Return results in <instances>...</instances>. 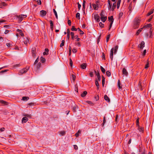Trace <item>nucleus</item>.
Masks as SVG:
<instances>
[{"label":"nucleus","instance_id":"1","mask_svg":"<svg viewBox=\"0 0 154 154\" xmlns=\"http://www.w3.org/2000/svg\"><path fill=\"white\" fill-rule=\"evenodd\" d=\"M107 2L109 5V6L108 7L109 10H111L112 11H114L116 7V2L113 3L112 7V4L111 3V1L109 0H108Z\"/></svg>","mask_w":154,"mask_h":154},{"label":"nucleus","instance_id":"2","mask_svg":"<svg viewBox=\"0 0 154 154\" xmlns=\"http://www.w3.org/2000/svg\"><path fill=\"white\" fill-rule=\"evenodd\" d=\"M140 21V19L136 17L135 18L134 21V27L135 28L138 27Z\"/></svg>","mask_w":154,"mask_h":154},{"label":"nucleus","instance_id":"3","mask_svg":"<svg viewBox=\"0 0 154 154\" xmlns=\"http://www.w3.org/2000/svg\"><path fill=\"white\" fill-rule=\"evenodd\" d=\"M100 15V16L101 20L103 22H105L107 20V17L105 16L104 12L103 11H102Z\"/></svg>","mask_w":154,"mask_h":154},{"label":"nucleus","instance_id":"4","mask_svg":"<svg viewBox=\"0 0 154 154\" xmlns=\"http://www.w3.org/2000/svg\"><path fill=\"white\" fill-rule=\"evenodd\" d=\"M26 17V15L23 14H21L20 15H17V17L18 18L19 21L20 22L22 21L23 19L25 18Z\"/></svg>","mask_w":154,"mask_h":154},{"label":"nucleus","instance_id":"5","mask_svg":"<svg viewBox=\"0 0 154 154\" xmlns=\"http://www.w3.org/2000/svg\"><path fill=\"white\" fill-rule=\"evenodd\" d=\"M122 73L126 76H127L128 75V72L125 68H123L122 70Z\"/></svg>","mask_w":154,"mask_h":154},{"label":"nucleus","instance_id":"6","mask_svg":"<svg viewBox=\"0 0 154 154\" xmlns=\"http://www.w3.org/2000/svg\"><path fill=\"white\" fill-rule=\"evenodd\" d=\"M145 43L144 41H142L141 43L139 45V47L141 49H142L144 47Z\"/></svg>","mask_w":154,"mask_h":154},{"label":"nucleus","instance_id":"7","mask_svg":"<svg viewBox=\"0 0 154 154\" xmlns=\"http://www.w3.org/2000/svg\"><path fill=\"white\" fill-rule=\"evenodd\" d=\"M98 2L97 1L96 2L97 4H92V6H93V8L94 10H97L98 8Z\"/></svg>","mask_w":154,"mask_h":154},{"label":"nucleus","instance_id":"8","mask_svg":"<svg viewBox=\"0 0 154 154\" xmlns=\"http://www.w3.org/2000/svg\"><path fill=\"white\" fill-rule=\"evenodd\" d=\"M47 13L46 11L44 10H42L40 11V15L42 17L45 16Z\"/></svg>","mask_w":154,"mask_h":154},{"label":"nucleus","instance_id":"9","mask_svg":"<svg viewBox=\"0 0 154 154\" xmlns=\"http://www.w3.org/2000/svg\"><path fill=\"white\" fill-rule=\"evenodd\" d=\"M94 19L97 21V22H99L100 21V17L98 14L96 15L94 17Z\"/></svg>","mask_w":154,"mask_h":154},{"label":"nucleus","instance_id":"10","mask_svg":"<svg viewBox=\"0 0 154 154\" xmlns=\"http://www.w3.org/2000/svg\"><path fill=\"white\" fill-rule=\"evenodd\" d=\"M87 64L86 63H83L80 65L81 68L83 69H85L86 68Z\"/></svg>","mask_w":154,"mask_h":154},{"label":"nucleus","instance_id":"11","mask_svg":"<svg viewBox=\"0 0 154 154\" xmlns=\"http://www.w3.org/2000/svg\"><path fill=\"white\" fill-rule=\"evenodd\" d=\"M138 127V130L140 131L143 132L144 130V128L142 127H140L139 125L138 126H137Z\"/></svg>","mask_w":154,"mask_h":154},{"label":"nucleus","instance_id":"12","mask_svg":"<svg viewBox=\"0 0 154 154\" xmlns=\"http://www.w3.org/2000/svg\"><path fill=\"white\" fill-rule=\"evenodd\" d=\"M114 51L113 48H112L111 49L110 51V57L111 59V60H112L113 58V51Z\"/></svg>","mask_w":154,"mask_h":154},{"label":"nucleus","instance_id":"13","mask_svg":"<svg viewBox=\"0 0 154 154\" xmlns=\"http://www.w3.org/2000/svg\"><path fill=\"white\" fill-rule=\"evenodd\" d=\"M27 69H22L20 71V74H22L23 73H25L27 72Z\"/></svg>","mask_w":154,"mask_h":154},{"label":"nucleus","instance_id":"14","mask_svg":"<svg viewBox=\"0 0 154 154\" xmlns=\"http://www.w3.org/2000/svg\"><path fill=\"white\" fill-rule=\"evenodd\" d=\"M94 72H95V73H96V75H97L98 80L99 81H100L101 80V78H100V75L99 72H98L97 73L95 71H94Z\"/></svg>","mask_w":154,"mask_h":154},{"label":"nucleus","instance_id":"15","mask_svg":"<svg viewBox=\"0 0 154 154\" xmlns=\"http://www.w3.org/2000/svg\"><path fill=\"white\" fill-rule=\"evenodd\" d=\"M108 20L109 22H110L111 23H113L114 21V19L113 18V16H111L110 17H109Z\"/></svg>","mask_w":154,"mask_h":154},{"label":"nucleus","instance_id":"16","mask_svg":"<svg viewBox=\"0 0 154 154\" xmlns=\"http://www.w3.org/2000/svg\"><path fill=\"white\" fill-rule=\"evenodd\" d=\"M50 28L52 30H53V23L52 21L50 20Z\"/></svg>","mask_w":154,"mask_h":154},{"label":"nucleus","instance_id":"17","mask_svg":"<svg viewBox=\"0 0 154 154\" xmlns=\"http://www.w3.org/2000/svg\"><path fill=\"white\" fill-rule=\"evenodd\" d=\"M28 120V119L26 117H23L22 120V122H24V123L26 122Z\"/></svg>","mask_w":154,"mask_h":154},{"label":"nucleus","instance_id":"18","mask_svg":"<svg viewBox=\"0 0 154 154\" xmlns=\"http://www.w3.org/2000/svg\"><path fill=\"white\" fill-rule=\"evenodd\" d=\"M104 99L106 101L109 102L110 101L109 98L107 96L105 95L104 97Z\"/></svg>","mask_w":154,"mask_h":154},{"label":"nucleus","instance_id":"19","mask_svg":"<svg viewBox=\"0 0 154 154\" xmlns=\"http://www.w3.org/2000/svg\"><path fill=\"white\" fill-rule=\"evenodd\" d=\"M87 92L86 91H84L83 92V93H82L81 94V96L82 97H84L86 96V95L87 94Z\"/></svg>","mask_w":154,"mask_h":154},{"label":"nucleus","instance_id":"20","mask_svg":"<svg viewBox=\"0 0 154 154\" xmlns=\"http://www.w3.org/2000/svg\"><path fill=\"white\" fill-rule=\"evenodd\" d=\"M153 12V9H151V10L148 13L146 16H148L152 14Z\"/></svg>","mask_w":154,"mask_h":154},{"label":"nucleus","instance_id":"21","mask_svg":"<svg viewBox=\"0 0 154 154\" xmlns=\"http://www.w3.org/2000/svg\"><path fill=\"white\" fill-rule=\"evenodd\" d=\"M17 31L19 32L21 36H24V34L23 33H22V32L21 30L18 29H17Z\"/></svg>","mask_w":154,"mask_h":154},{"label":"nucleus","instance_id":"22","mask_svg":"<svg viewBox=\"0 0 154 154\" xmlns=\"http://www.w3.org/2000/svg\"><path fill=\"white\" fill-rule=\"evenodd\" d=\"M118 85L119 89H121L122 88V86L120 85V81L119 80L118 82Z\"/></svg>","mask_w":154,"mask_h":154},{"label":"nucleus","instance_id":"23","mask_svg":"<svg viewBox=\"0 0 154 154\" xmlns=\"http://www.w3.org/2000/svg\"><path fill=\"white\" fill-rule=\"evenodd\" d=\"M102 84L103 86H104V84H105V78L104 77L102 76Z\"/></svg>","mask_w":154,"mask_h":154},{"label":"nucleus","instance_id":"24","mask_svg":"<svg viewBox=\"0 0 154 154\" xmlns=\"http://www.w3.org/2000/svg\"><path fill=\"white\" fill-rule=\"evenodd\" d=\"M41 61L43 63H44L45 62V58L42 57L40 58Z\"/></svg>","mask_w":154,"mask_h":154},{"label":"nucleus","instance_id":"25","mask_svg":"<svg viewBox=\"0 0 154 154\" xmlns=\"http://www.w3.org/2000/svg\"><path fill=\"white\" fill-rule=\"evenodd\" d=\"M149 61L148 60H147L145 68L146 69H147L149 67Z\"/></svg>","mask_w":154,"mask_h":154},{"label":"nucleus","instance_id":"26","mask_svg":"<svg viewBox=\"0 0 154 154\" xmlns=\"http://www.w3.org/2000/svg\"><path fill=\"white\" fill-rule=\"evenodd\" d=\"M0 102L2 104H3L5 105H8V102L4 101V100H1L0 101Z\"/></svg>","mask_w":154,"mask_h":154},{"label":"nucleus","instance_id":"27","mask_svg":"<svg viewBox=\"0 0 154 154\" xmlns=\"http://www.w3.org/2000/svg\"><path fill=\"white\" fill-rule=\"evenodd\" d=\"M143 28H142L138 30L136 33L137 35H139L140 33L142 31Z\"/></svg>","mask_w":154,"mask_h":154},{"label":"nucleus","instance_id":"28","mask_svg":"<svg viewBox=\"0 0 154 154\" xmlns=\"http://www.w3.org/2000/svg\"><path fill=\"white\" fill-rule=\"evenodd\" d=\"M95 85L97 87V89H98L99 88V84L97 79L95 80Z\"/></svg>","mask_w":154,"mask_h":154},{"label":"nucleus","instance_id":"29","mask_svg":"<svg viewBox=\"0 0 154 154\" xmlns=\"http://www.w3.org/2000/svg\"><path fill=\"white\" fill-rule=\"evenodd\" d=\"M75 17L78 19H80V14L79 13H77L76 14Z\"/></svg>","mask_w":154,"mask_h":154},{"label":"nucleus","instance_id":"30","mask_svg":"<svg viewBox=\"0 0 154 154\" xmlns=\"http://www.w3.org/2000/svg\"><path fill=\"white\" fill-rule=\"evenodd\" d=\"M28 42L29 43V38H27L26 40L24 41V43L25 45H27Z\"/></svg>","mask_w":154,"mask_h":154},{"label":"nucleus","instance_id":"31","mask_svg":"<svg viewBox=\"0 0 154 154\" xmlns=\"http://www.w3.org/2000/svg\"><path fill=\"white\" fill-rule=\"evenodd\" d=\"M100 69L101 71L103 73H105L106 71L105 69L102 66H100Z\"/></svg>","mask_w":154,"mask_h":154},{"label":"nucleus","instance_id":"32","mask_svg":"<svg viewBox=\"0 0 154 154\" xmlns=\"http://www.w3.org/2000/svg\"><path fill=\"white\" fill-rule=\"evenodd\" d=\"M41 63L40 62L38 63V64L36 66L37 69H39L40 68V67H41Z\"/></svg>","mask_w":154,"mask_h":154},{"label":"nucleus","instance_id":"33","mask_svg":"<svg viewBox=\"0 0 154 154\" xmlns=\"http://www.w3.org/2000/svg\"><path fill=\"white\" fill-rule=\"evenodd\" d=\"M29 99L28 97H22V100H27Z\"/></svg>","mask_w":154,"mask_h":154},{"label":"nucleus","instance_id":"34","mask_svg":"<svg viewBox=\"0 0 154 154\" xmlns=\"http://www.w3.org/2000/svg\"><path fill=\"white\" fill-rule=\"evenodd\" d=\"M71 30L72 31H76L77 30V29L75 28L74 26H72V28H71Z\"/></svg>","mask_w":154,"mask_h":154},{"label":"nucleus","instance_id":"35","mask_svg":"<svg viewBox=\"0 0 154 154\" xmlns=\"http://www.w3.org/2000/svg\"><path fill=\"white\" fill-rule=\"evenodd\" d=\"M152 26V25L150 24H148L146 25L145 26H144V27H146V28H150Z\"/></svg>","mask_w":154,"mask_h":154},{"label":"nucleus","instance_id":"36","mask_svg":"<svg viewBox=\"0 0 154 154\" xmlns=\"http://www.w3.org/2000/svg\"><path fill=\"white\" fill-rule=\"evenodd\" d=\"M123 13L122 12H120L118 15V18L120 19L123 15Z\"/></svg>","mask_w":154,"mask_h":154},{"label":"nucleus","instance_id":"37","mask_svg":"<svg viewBox=\"0 0 154 154\" xmlns=\"http://www.w3.org/2000/svg\"><path fill=\"white\" fill-rule=\"evenodd\" d=\"M118 48V46L116 45L115 46V49H114V54H116L117 50Z\"/></svg>","mask_w":154,"mask_h":154},{"label":"nucleus","instance_id":"38","mask_svg":"<svg viewBox=\"0 0 154 154\" xmlns=\"http://www.w3.org/2000/svg\"><path fill=\"white\" fill-rule=\"evenodd\" d=\"M35 50H36L35 48L34 47H33L32 48V53L34 54L35 53Z\"/></svg>","mask_w":154,"mask_h":154},{"label":"nucleus","instance_id":"39","mask_svg":"<svg viewBox=\"0 0 154 154\" xmlns=\"http://www.w3.org/2000/svg\"><path fill=\"white\" fill-rule=\"evenodd\" d=\"M76 108H78V107L76 106H74L73 107L72 110L74 112H76Z\"/></svg>","mask_w":154,"mask_h":154},{"label":"nucleus","instance_id":"40","mask_svg":"<svg viewBox=\"0 0 154 154\" xmlns=\"http://www.w3.org/2000/svg\"><path fill=\"white\" fill-rule=\"evenodd\" d=\"M106 74L108 77H109L110 76L111 73L109 71H107L106 72Z\"/></svg>","mask_w":154,"mask_h":154},{"label":"nucleus","instance_id":"41","mask_svg":"<svg viewBox=\"0 0 154 154\" xmlns=\"http://www.w3.org/2000/svg\"><path fill=\"white\" fill-rule=\"evenodd\" d=\"M138 86H139V87L140 89V90H143V89L142 88V87L141 82L140 81L139 82V83L138 84Z\"/></svg>","mask_w":154,"mask_h":154},{"label":"nucleus","instance_id":"42","mask_svg":"<svg viewBox=\"0 0 154 154\" xmlns=\"http://www.w3.org/2000/svg\"><path fill=\"white\" fill-rule=\"evenodd\" d=\"M53 11H54V14H55L57 19L58 16H57V12L56 11H55V10L54 9H53Z\"/></svg>","mask_w":154,"mask_h":154},{"label":"nucleus","instance_id":"43","mask_svg":"<svg viewBox=\"0 0 154 154\" xmlns=\"http://www.w3.org/2000/svg\"><path fill=\"white\" fill-rule=\"evenodd\" d=\"M128 9H129V11H131L132 9V6L131 5V3L129 6Z\"/></svg>","mask_w":154,"mask_h":154},{"label":"nucleus","instance_id":"44","mask_svg":"<svg viewBox=\"0 0 154 154\" xmlns=\"http://www.w3.org/2000/svg\"><path fill=\"white\" fill-rule=\"evenodd\" d=\"M139 118H138L137 120L136 121V126H138L139 125Z\"/></svg>","mask_w":154,"mask_h":154},{"label":"nucleus","instance_id":"45","mask_svg":"<svg viewBox=\"0 0 154 154\" xmlns=\"http://www.w3.org/2000/svg\"><path fill=\"white\" fill-rule=\"evenodd\" d=\"M65 41L64 40H63L62 41V43H61L60 45V47H62L64 45Z\"/></svg>","mask_w":154,"mask_h":154},{"label":"nucleus","instance_id":"46","mask_svg":"<svg viewBox=\"0 0 154 154\" xmlns=\"http://www.w3.org/2000/svg\"><path fill=\"white\" fill-rule=\"evenodd\" d=\"M110 34H109V35H108L106 37V42H108V41H109V38L110 37Z\"/></svg>","mask_w":154,"mask_h":154},{"label":"nucleus","instance_id":"47","mask_svg":"<svg viewBox=\"0 0 154 154\" xmlns=\"http://www.w3.org/2000/svg\"><path fill=\"white\" fill-rule=\"evenodd\" d=\"M65 133L64 131H61L60 132V134L62 136L64 135L65 134Z\"/></svg>","mask_w":154,"mask_h":154},{"label":"nucleus","instance_id":"48","mask_svg":"<svg viewBox=\"0 0 154 154\" xmlns=\"http://www.w3.org/2000/svg\"><path fill=\"white\" fill-rule=\"evenodd\" d=\"M73 79V80L74 81L75 80L76 76H75L73 74H72L71 75Z\"/></svg>","mask_w":154,"mask_h":154},{"label":"nucleus","instance_id":"49","mask_svg":"<svg viewBox=\"0 0 154 154\" xmlns=\"http://www.w3.org/2000/svg\"><path fill=\"white\" fill-rule=\"evenodd\" d=\"M0 4L1 5V6L2 5L4 6H6L7 5V4L4 2H1V3H0Z\"/></svg>","mask_w":154,"mask_h":154},{"label":"nucleus","instance_id":"50","mask_svg":"<svg viewBox=\"0 0 154 154\" xmlns=\"http://www.w3.org/2000/svg\"><path fill=\"white\" fill-rule=\"evenodd\" d=\"M72 59L71 58L69 59V64L71 67H72Z\"/></svg>","mask_w":154,"mask_h":154},{"label":"nucleus","instance_id":"51","mask_svg":"<svg viewBox=\"0 0 154 154\" xmlns=\"http://www.w3.org/2000/svg\"><path fill=\"white\" fill-rule=\"evenodd\" d=\"M70 35L71 36V38L72 39H73L74 36V33L73 32H71L70 33Z\"/></svg>","mask_w":154,"mask_h":154},{"label":"nucleus","instance_id":"52","mask_svg":"<svg viewBox=\"0 0 154 154\" xmlns=\"http://www.w3.org/2000/svg\"><path fill=\"white\" fill-rule=\"evenodd\" d=\"M80 131H79V130L78 131V132L76 133L75 134V136L76 137H78L79 136V133H80Z\"/></svg>","mask_w":154,"mask_h":154},{"label":"nucleus","instance_id":"53","mask_svg":"<svg viewBox=\"0 0 154 154\" xmlns=\"http://www.w3.org/2000/svg\"><path fill=\"white\" fill-rule=\"evenodd\" d=\"M99 26L102 28L104 26V24L101 22H100L99 23Z\"/></svg>","mask_w":154,"mask_h":154},{"label":"nucleus","instance_id":"54","mask_svg":"<svg viewBox=\"0 0 154 154\" xmlns=\"http://www.w3.org/2000/svg\"><path fill=\"white\" fill-rule=\"evenodd\" d=\"M24 116L26 117H29L30 118L32 116L31 115H30V114L29 115V114H26L25 115H24Z\"/></svg>","mask_w":154,"mask_h":154},{"label":"nucleus","instance_id":"55","mask_svg":"<svg viewBox=\"0 0 154 154\" xmlns=\"http://www.w3.org/2000/svg\"><path fill=\"white\" fill-rule=\"evenodd\" d=\"M89 75L91 77H92L94 76L93 72H90L89 73Z\"/></svg>","mask_w":154,"mask_h":154},{"label":"nucleus","instance_id":"56","mask_svg":"<svg viewBox=\"0 0 154 154\" xmlns=\"http://www.w3.org/2000/svg\"><path fill=\"white\" fill-rule=\"evenodd\" d=\"M105 122H106V118H105V116H104L103 117V125L105 123Z\"/></svg>","mask_w":154,"mask_h":154},{"label":"nucleus","instance_id":"57","mask_svg":"<svg viewBox=\"0 0 154 154\" xmlns=\"http://www.w3.org/2000/svg\"><path fill=\"white\" fill-rule=\"evenodd\" d=\"M77 4L78 5V8L79 10L81 7V5L79 3V2H78Z\"/></svg>","mask_w":154,"mask_h":154},{"label":"nucleus","instance_id":"58","mask_svg":"<svg viewBox=\"0 0 154 154\" xmlns=\"http://www.w3.org/2000/svg\"><path fill=\"white\" fill-rule=\"evenodd\" d=\"M121 0H118L117 1V5H120Z\"/></svg>","mask_w":154,"mask_h":154},{"label":"nucleus","instance_id":"59","mask_svg":"<svg viewBox=\"0 0 154 154\" xmlns=\"http://www.w3.org/2000/svg\"><path fill=\"white\" fill-rule=\"evenodd\" d=\"M74 149L75 150H76L78 149V147L76 145H74Z\"/></svg>","mask_w":154,"mask_h":154},{"label":"nucleus","instance_id":"60","mask_svg":"<svg viewBox=\"0 0 154 154\" xmlns=\"http://www.w3.org/2000/svg\"><path fill=\"white\" fill-rule=\"evenodd\" d=\"M102 54H103V55H102L103 59L105 60V55L104 54V53H103H103Z\"/></svg>","mask_w":154,"mask_h":154},{"label":"nucleus","instance_id":"61","mask_svg":"<svg viewBox=\"0 0 154 154\" xmlns=\"http://www.w3.org/2000/svg\"><path fill=\"white\" fill-rule=\"evenodd\" d=\"M38 58L35 60L34 62V65H35V64L36 63L38 62Z\"/></svg>","mask_w":154,"mask_h":154},{"label":"nucleus","instance_id":"62","mask_svg":"<svg viewBox=\"0 0 154 154\" xmlns=\"http://www.w3.org/2000/svg\"><path fill=\"white\" fill-rule=\"evenodd\" d=\"M72 51L73 53H76L77 52V50L74 48L72 50Z\"/></svg>","mask_w":154,"mask_h":154},{"label":"nucleus","instance_id":"63","mask_svg":"<svg viewBox=\"0 0 154 154\" xmlns=\"http://www.w3.org/2000/svg\"><path fill=\"white\" fill-rule=\"evenodd\" d=\"M95 99L96 101L98 100L99 99V97L98 96H97L95 97Z\"/></svg>","mask_w":154,"mask_h":154},{"label":"nucleus","instance_id":"64","mask_svg":"<svg viewBox=\"0 0 154 154\" xmlns=\"http://www.w3.org/2000/svg\"><path fill=\"white\" fill-rule=\"evenodd\" d=\"M68 25L69 26H70L71 23V22L70 20H68Z\"/></svg>","mask_w":154,"mask_h":154}]
</instances>
